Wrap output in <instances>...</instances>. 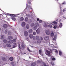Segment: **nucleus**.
<instances>
[{"mask_svg":"<svg viewBox=\"0 0 66 66\" xmlns=\"http://www.w3.org/2000/svg\"><path fill=\"white\" fill-rule=\"evenodd\" d=\"M33 26H34V27L33 28V29L34 30H35L37 29V28L39 26V24L37 23H36L34 24V23H32L30 25L31 27H33Z\"/></svg>","mask_w":66,"mask_h":66,"instance_id":"obj_1","label":"nucleus"},{"mask_svg":"<svg viewBox=\"0 0 66 66\" xmlns=\"http://www.w3.org/2000/svg\"><path fill=\"white\" fill-rule=\"evenodd\" d=\"M33 39L34 40H35V39L36 40H38L37 43H41V40L39 39V37L38 36H37L36 38L34 36Z\"/></svg>","mask_w":66,"mask_h":66,"instance_id":"obj_2","label":"nucleus"},{"mask_svg":"<svg viewBox=\"0 0 66 66\" xmlns=\"http://www.w3.org/2000/svg\"><path fill=\"white\" fill-rule=\"evenodd\" d=\"M46 52L45 53V54L46 55H48V56H50L51 54L50 52L48 50H46Z\"/></svg>","mask_w":66,"mask_h":66,"instance_id":"obj_3","label":"nucleus"},{"mask_svg":"<svg viewBox=\"0 0 66 66\" xmlns=\"http://www.w3.org/2000/svg\"><path fill=\"white\" fill-rule=\"evenodd\" d=\"M52 23H54V24H56L54 25L53 27L54 29H55L57 28V24H56L57 23V22H55V21H54Z\"/></svg>","mask_w":66,"mask_h":66,"instance_id":"obj_4","label":"nucleus"},{"mask_svg":"<svg viewBox=\"0 0 66 66\" xmlns=\"http://www.w3.org/2000/svg\"><path fill=\"white\" fill-rule=\"evenodd\" d=\"M28 8V11H29V10L30 9H31L32 10V7H30L29 5H27V6H26V10H27V7Z\"/></svg>","mask_w":66,"mask_h":66,"instance_id":"obj_5","label":"nucleus"},{"mask_svg":"<svg viewBox=\"0 0 66 66\" xmlns=\"http://www.w3.org/2000/svg\"><path fill=\"white\" fill-rule=\"evenodd\" d=\"M49 39V37L48 36H46L44 38V40H48Z\"/></svg>","mask_w":66,"mask_h":66,"instance_id":"obj_6","label":"nucleus"},{"mask_svg":"<svg viewBox=\"0 0 66 66\" xmlns=\"http://www.w3.org/2000/svg\"><path fill=\"white\" fill-rule=\"evenodd\" d=\"M45 33L47 35H50V31L48 30H46L45 31Z\"/></svg>","mask_w":66,"mask_h":66,"instance_id":"obj_7","label":"nucleus"},{"mask_svg":"<svg viewBox=\"0 0 66 66\" xmlns=\"http://www.w3.org/2000/svg\"><path fill=\"white\" fill-rule=\"evenodd\" d=\"M28 35V32L27 31H25L24 32V35L25 36H27Z\"/></svg>","mask_w":66,"mask_h":66,"instance_id":"obj_8","label":"nucleus"},{"mask_svg":"<svg viewBox=\"0 0 66 66\" xmlns=\"http://www.w3.org/2000/svg\"><path fill=\"white\" fill-rule=\"evenodd\" d=\"M13 38V37L11 36H9L8 38V39H12Z\"/></svg>","mask_w":66,"mask_h":66,"instance_id":"obj_9","label":"nucleus"},{"mask_svg":"<svg viewBox=\"0 0 66 66\" xmlns=\"http://www.w3.org/2000/svg\"><path fill=\"white\" fill-rule=\"evenodd\" d=\"M36 31L37 34H39V33H40V29H39V28L38 29L36 30Z\"/></svg>","mask_w":66,"mask_h":66,"instance_id":"obj_10","label":"nucleus"},{"mask_svg":"<svg viewBox=\"0 0 66 66\" xmlns=\"http://www.w3.org/2000/svg\"><path fill=\"white\" fill-rule=\"evenodd\" d=\"M43 27L45 28H46L48 27V25H47V24H46L45 23H44L43 24Z\"/></svg>","mask_w":66,"mask_h":66,"instance_id":"obj_11","label":"nucleus"},{"mask_svg":"<svg viewBox=\"0 0 66 66\" xmlns=\"http://www.w3.org/2000/svg\"><path fill=\"white\" fill-rule=\"evenodd\" d=\"M26 26V23L25 22H23L22 24V27H24Z\"/></svg>","mask_w":66,"mask_h":66,"instance_id":"obj_12","label":"nucleus"},{"mask_svg":"<svg viewBox=\"0 0 66 66\" xmlns=\"http://www.w3.org/2000/svg\"><path fill=\"white\" fill-rule=\"evenodd\" d=\"M3 27L4 28H6L7 27V25H6V24H4L3 25Z\"/></svg>","mask_w":66,"mask_h":66,"instance_id":"obj_13","label":"nucleus"},{"mask_svg":"<svg viewBox=\"0 0 66 66\" xmlns=\"http://www.w3.org/2000/svg\"><path fill=\"white\" fill-rule=\"evenodd\" d=\"M1 39H3L4 38V36L3 35H1Z\"/></svg>","mask_w":66,"mask_h":66,"instance_id":"obj_14","label":"nucleus"},{"mask_svg":"<svg viewBox=\"0 0 66 66\" xmlns=\"http://www.w3.org/2000/svg\"><path fill=\"white\" fill-rule=\"evenodd\" d=\"M41 66H46V64L44 62H43L42 63L41 65Z\"/></svg>","mask_w":66,"mask_h":66,"instance_id":"obj_15","label":"nucleus"},{"mask_svg":"<svg viewBox=\"0 0 66 66\" xmlns=\"http://www.w3.org/2000/svg\"><path fill=\"white\" fill-rule=\"evenodd\" d=\"M8 14L9 15H10V16L12 17H15L16 16V15L14 14Z\"/></svg>","mask_w":66,"mask_h":66,"instance_id":"obj_16","label":"nucleus"},{"mask_svg":"<svg viewBox=\"0 0 66 66\" xmlns=\"http://www.w3.org/2000/svg\"><path fill=\"white\" fill-rule=\"evenodd\" d=\"M57 36H56V35L54 37V38H53V40H56V37Z\"/></svg>","mask_w":66,"mask_h":66,"instance_id":"obj_17","label":"nucleus"},{"mask_svg":"<svg viewBox=\"0 0 66 66\" xmlns=\"http://www.w3.org/2000/svg\"><path fill=\"white\" fill-rule=\"evenodd\" d=\"M32 31H33V30H32V29H31L29 30L28 32L29 33H31L32 32Z\"/></svg>","mask_w":66,"mask_h":66,"instance_id":"obj_18","label":"nucleus"},{"mask_svg":"<svg viewBox=\"0 0 66 66\" xmlns=\"http://www.w3.org/2000/svg\"><path fill=\"white\" fill-rule=\"evenodd\" d=\"M63 27V25L62 24V23L61 22L60 23V24H59V27L60 28H62Z\"/></svg>","mask_w":66,"mask_h":66,"instance_id":"obj_19","label":"nucleus"},{"mask_svg":"<svg viewBox=\"0 0 66 66\" xmlns=\"http://www.w3.org/2000/svg\"><path fill=\"white\" fill-rule=\"evenodd\" d=\"M13 57H10L9 58V60H10V61H13Z\"/></svg>","mask_w":66,"mask_h":66,"instance_id":"obj_20","label":"nucleus"},{"mask_svg":"<svg viewBox=\"0 0 66 66\" xmlns=\"http://www.w3.org/2000/svg\"><path fill=\"white\" fill-rule=\"evenodd\" d=\"M29 24H27L26 26V28L27 29H29Z\"/></svg>","mask_w":66,"mask_h":66,"instance_id":"obj_21","label":"nucleus"},{"mask_svg":"<svg viewBox=\"0 0 66 66\" xmlns=\"http://www.w3.org/2000/svg\"><path fill=\"white\" fill-rule=\"evenodd\" d=\"M35 65H36V63L35 62L31 64L32 66H34Z\"/></svg>","mask_w":66,"mask_h":66,"instance_id":"obj_22","label":"nucleus"},{"mask_svg":"<svg viewBox=\"0 0 66 66\" xmlns=\"http://www.w3.org/2000/svg\"><path fill=\"white\" fill-rule=\"evenodd\" d=\"M11 19L14 21H16V18L14 17H13L11 18Z\"/></svg>","mask_w":66,"mask_h":66,"instance_id":"obj_23","label":"nucleus"},{"mask_svg":"<svg viewBox=\"0 0 66 66\" xmlns=\"http://www.w3.org/2000/svg\"><path fill=\"white\" fill-rule=\"evenodd\" d=\"M6 46H7V47H10L11 46V45L10 44H6Z\"/></svg>","mask_w":66,"mask_h":66,"instance_id":"obj_24","label":"nucleus"},{"mask_svg":"<svg viewBox=\"0 0 66 66\" xmlns=\"http://www.w3.org/2000/svg\"><path fill=\"white\" fill-rule=\"evenodd\" d=\"M29 37L30 38H33V34H30L29 35Z\"/></svg>","mask_w":66,"mask_h":66,"instance_id":"obj_25","label":"nucleus"},{"mask_svg":"<svg viewBox=\"0 0 66 66\" xmlns=\"http://www.w3.org/2000/svg\"><path fill=\"white\" fill-rule=\"evenodd\" d=\"M59 54L60 55H62V51H59Z\"/></svg>","mask_w":66,"mask_h":66,"instance_id":"obj_26","label":"nucleus"},{"mask_svg":"<svg viewBox=\"0 0 66 66\" xmlns=\"http://www.w3.org/2000/svg\"><path fill=\"white\" fill-rule=\"evenodd\" d=\"M8 42V43H9V44H12V43H13V41L12 40H9Z\"/></svg>","mask_w":66,"mask_h":66,"instance_id":"obj_27","label":"nucleus"},{"mask_svg":"<svg viewBox=\"0 0 66 66\" xmlns=\"http://www.w3.org/2000/svg\"><path fill=\"white\" fill-rule=\"evenodd\" d=\"M24 19H23V17H21L20 18V21H23V20Z\"/></svg>","mask_w":66,"mask_h":66,"instance_id":"obj_28","label":"nucleus"},{"mask_svg":"<svg viewBox=\"0 0 66 66\" xmlns=\"http://www.w3.org/2000/svg\"><path fill=\"white\" fill-rule=\"evenodd\" d=\"M28 20H29L28 19V18L27 17H26L25 19V21H28Z\"/></svg>","mask_w":66,"mask_h":66,"instance_id":"obj_29","label":"nucleus"},{"mask_svg":"<svg viewBox=\"0 0 66 66\" xmlns=\"http://www.w3.org/2000/svg\"><path fill=\"white\" fill-rule=\"evenodd\" d=\"M48 27L50 28H52V25L51 24H49L48 26Z\"/></svg>","mask_w":66,"mask_h":66,"instance_id":"obj_30","label":"nucleus"},{"mask_svg":"<svg viewBox=\"0 0 66 66\" xmlns=\"http://www.w3.org/2000/svg\"><path fill=\"white\" fill-rule=\"evenodd\" d=\"M2 59L3 61H6V59L4 58V57H3L2 58Z\"/></svg>","mask_w":66,"mask_h":66,"instance_id":"obj_31","label":"nucleus"},{"mask_svg":"<svg viewBox=\"0 0 66 66\" xmlns=\"http://www.w3.org/2000/svg\"><path fill=\"white\" fill-rule=\"evenodd\" d=\"M21 47L23 48H24V45L22 44L21 45Z\"/></svg>","mask_w":66,"mask_h":66,"instance_id":"obj_32","label":"nucleus"},{"mask_svg":"<svg viewBox=\"0 0 66 66\" xmlns=\"http://www.w3.org/2000/svg\"><path fill=\"white\" fill-rule=\"evenodd\" d=\"M51 63L52 66H54V63L53 62H51Z\"/></svg>","mask_w":66,"mask_h":66,"instance_id":"obj_33","label":"nucleus"},{"mask_svg":"<svg viewBox=\"0 0 66 66\" xmlns=\"http://www.w3.org/2000/svg\"><path fill=\"white\" fill-rule=\"evenodd\" d=\"M8 34L9 35H11L12 34V32L11 31H9L8 32Z\"/></svg>","mask_w":66,"mask_h":66,"instance_id":"obj_34","label":"nucleus"},{"mask_svg":"<svg viewBox=\"0 0 66 66\" xmlns=\"http://www.w3.org/2000/svg\"><path fill=\"white\" fill-rule=\"evenodd\" d=\"M31 0H28V1H29V4H30L31 3Z\"/></svg>","mask_w":66,"mask_h":66,"instance_id":"obj_35","label":"nucleus"},{"mask_svg":"<svg viewBox=\"0 0 66 66\" xmlns=\"http://www.w3.org/2000/svg\"><path fill=\"white\" fill-rule=\"evenodd\" d=\"M42 52V50H39V54H40V55H41V53Z\"/></svg>","mask_w":66,"mask_h":66,"instance_id":"obj_36","label":"nucleus"},{"mask_svg":"<svg viewBox=\"0 0 66 66\" xmlns=\"http://www.w3.org/2000/svg\"><path fill=\"white\" fill-rule=\"evenodd\" d=\"M3 42L4 43H6V39H4L3 40Z\"/></svg>","mask_w":66,"mask_h":66,"instance_id":"obj_37","label":"nucleus"},{"mask_svg":"<svg viewBox=\"0 0 66 66\" xmlns=\"http://www.w3.org/2000/svg\"><path fill=\"white\" fill-rule=\"evenodd\" d=\"M12 41L13 42H13H16V39H14Z\"/></svg>","mask_w":66,"mask_h":66,"instance_id":"obj_38","label":"nucleus"},{"mask_svg":"<svg viewBox=\"0 0 66 66\" xmlns=\"http://www.w3.org/2000/svg\"><path fill=\"white\" fill-rule=\"evenodd\" d=\"M53 35H54V34H53V33L52 32L51 34V36H53Z\"/></svg>","mask_w":66,"mask_h":66,"instance_id":"obj_39","label":"nucleus"},{"mask_svg":"<svg viewBox=\"0 0 66 66\" xmlns=\"http://www.w3.org/2000/svg\"><path fill=\"white\" fill-rule=\"evenodd\" d=\"M55 58L54 57L52 59V61H55Z\"/></svg>","mask_w":66,"mask_h":66,"instance_id":"obj_40","label":"nucleus"},{"mask_svg":"<svg viewBox=\"0 0 66 66\" xmlns=\"http://www.w3.org/2000/svg\"><path fill=\"white\" fill-rule=\"evenodd\" d=\"M33 35H36V32H34L33 33Z\"/></svg>","mask_w":66,"mask_h":66,"instance_id":"obj_41","label":"nucleus"},{"mask_svg":"<svg viewBox=\"0 0 66 66\" xmlns=\"http://www.w3.org/2000/svg\"><path fill=\"white\" fill-rule=\"evenodd\" d=\"M27 50H28V51H29V52H30V51H30V49H29V48L27 47Z\"/></svg>","mask_w":66,"mask_h":66,"instance_id":"obj_42","label":"nucleus"},{"mask_svg":"<svg viewBox=\"0 0 66 66\" xmlns=\"http://www.w3.org/2000/svg\"><path fill=\"white\" fill-rule=\"evenodd\" d=\"M63 4H66V2H64L62 4V5Z\"/></svg>","mask_w":66,"mask_h":66,"instance_id":"obj_43","label":"nucleus"},{"mask_svg":"<svg viewBox=\"0 0 66 66\" xmlns=\"http://www.w3.org/2000/svg\"><path fill=\"white\" fill-rule=\"evenodd\" d=\"M39 22L40 23H42V21L41 20H39Z\"/></svg>","mask_w":66,"mask_h":66,"instance_id":"obj_44","label":"nucleus"},{"mask_svg":"<svg viewBox=\"0 0 66 66\" xmlns=\"http://www.w3.org/2000/svg\"><path fill=\"white\" fill-rule=\"evenodd\" d=\"M7 30H5V34H6V33H7Z\"/></svg>","mask_w":66,"mask_h":66,"instance_id":"obj_45","label":"nucleus"},{"mask_svg":"<svg viewBox=\"0 0 66 66\" xmlns=\"http://www.w3.org/2000/svg\"><path fill=\"white\" fill-rule=\"evenodd\" d=\"M14 45L15 46V47H16V43H14Z\"/></svg>","mask_w":66,"mask_h":66,"instance_id":"obj_46","label":"nucleus"},{"mask_svg":"<svg viewBox=\"0 0 66 66\" xmlns=\"http://www.w3.org/2000/svg\"><path fill=\"white\" fill-rule=\"evenodd\" d=\"M37 62L38 63H40V61H39V60H38Z\"/></svg>","mask_w":66,"mask_h":66,"instance_id":"obj_47","label":"nucleus"},{"mask_svg":"<svg viewBox=\"0 0 66 66\" xmlns=\"http://www.w3.org/2000/svg\"><path fill=\"white\" fill-rule=\"evenodd\" d=\"M66 11V9L65 8V9H64L63 10V12H64V11Z\"/></svg>","mask_w":66,"mask_h":66,"instance_id":"obj_48","label":"nucleus"},{"mask_svg":"<svg viewBox=\"0 0 66 66\" xmlns=\"http://www.w3.org/2000/svg\"><path fill=\"white\" fill-rule=\"evenodd\" d=\"M26 15H27V17H30V15H29L28 14Z\"/></svg>","mask_w":66,"mask_h":66,"instance_id":"obj_49","label":"nucleus"},{"mask_svg":"<svg viewBox=\"0 0 66 66\" xmlns=\"http://www.w3.org/2000/svg\"><path fill=\"white\" fill-rule=\"evenodd\" d=\"M56 53H58V51L56 50Z\"/></svg>","mask_w":66,"mask_h":66,"instance_id":"obj_50","label":"nucleus"},{"mask_svg":"<svg viewBox=\"0 0 66 66\" xmlns=\"http://www.w3.org/2000/svg\"><path fill=\"white\" fill-rule=\"evenodd\" d=\"M18 45L19 48L20 49V44H19V43L18 44Z\"/></svg>","mask_w":66,"mask_h":66,"instance_id":"obj_51","label":"nucleus"},{"mask_svg":"<svg viewBox=\"0 0 66 66\" xmlns=\"http://www.w3.org/2000/svg\"><path fill=\"white\" fill-rule=\"evenodd\" d=\"M62 7H60V11H61V13H62V11L61 10V9H62Z\"/></svg>","mask_w":66,"mask_h":66,"instance_id":"obj_52","label":"nucleus"},{"mask_svg":"<svg viewBox=\"0 0 66 66\" xmlns=\"http://www.w3.org/2000/svg\"><path fill=\"white\" fill-rule=\"evenodd\" d=\"M37 21H39V19L38 18H37Z\"/></svg>","mask_w":66,"mask_h":66,"instance_id":"obj_53","label":"nucleus"},{"mask_svg":"<svg viewBox=\"0 0 66 66\" xmlns=\"http://www.w3.org/2000/svg\"><path fill=\"white\" fill-rule=\"evenodd\" d=\"M40 39H41V40H42L43 39V38L42 37H40Z\"/></svg>","mask_w":66,"mask_h":66,"instance_id":"obj_54","label":"nucleus"},{"mask_svg":"<svg viewBox=\"0 0 66 66\" xmlns=\"http://www.w3.org/2000/svg\"><path fill=\"white\" fill-rule=\"evenodd\" d=\"M61 20H62V19H60V22H61Z\"/></svg>","mask_w":66,"mask_h":66,"instance_id":"obj_55","label":"nucleus"},{"mask_svg":"<svg viewBox=\"0 0 66 66\" xmlns=\"http://www.w3.org/2000/svg\"><path fill=\"white\" fill-rule=\"evenodd\" d=\"M63 18H64V19H65V17H64V16H63Z\"/></svg>","mask_w":66,"mask_h":66,"instance_id":"obj_56","label":"nucleus"},{"mask_svg":"<svg viewBox=\"0 0 66 66\" xmlns=\"http://www.w3.org/2000/svg\"><path fill=\"white\" fill-rule=\"evenodd\" d=\"M15 47L16 46H14L13 47V48H15Z\"/></svg>","mask_w":66,"mask_h":66,"instance_id":"obj_57","label":"nucleus"},{"mask_svg":"<svg viewBox=\"0 0 66 66\" xmlns=\"http://www.w3.org/2000/svg\"><path fill=\"white\" fill-rule=\"evenodd\" d=\"M55 44H56V42H55Z\"/></svg>","mask_w":66,"mask_h":66,"instance_id":"obj_58","label":"nucleus"},{"mask_svg":"<svg viewBox=\"0 0 66 66\" xmlns=\"http://www.w3.org/2000/svg\"><path fill=\"white\" fill-rule=\"evenodd\" d=\"M46 66H49V65H47Z\"/></svg>","mask_w":66,"mask_h":66,"instance_id":"obj_59","label":"nucleus"},{"mask_svg":"<svg viewBox=\"0 0 66 66\" xmlns=\"http://www.w3.org/2000/svg\"><path fill=\"white\" fill-rule=\"evenodd\" d=\"M23 54H26V53H23Z\"/></svg>","mask_w":66,"mask_h":66,"instance_id":"obj_60","label":"nucleus"},{"mask_svg":"<svg viewBox=\"0 0 66 66\" xmlns=\"http://www.w3.org/2000/svg\"><path fill=\"white\" fill-rule=\"evenodd\" d=\"M27 39H29V38H27Z\"/></svg>","mask_w":66,"mask_h":66,"instance_id":"obj_61","label":"nucleus"},{"mask_svg":"<svg viewBox=\"0 0 66 66\" xmlns=\"http://www.w3.org/2000/svg\"><path fill=\"white\" fill-rule=\"evenodd\" d=\"M42 55V56H43V54H42V55Z\"/></svg>","mask_w":66,"mask_h":66,"instance_id":"obj_62","label":"nucleus"},{"mask_svg":"<svg viewBox=\"0 0 66 66\" xmlns=\"http://www.w3.org/2000/svg\"><path fill=\"white\" fill-rule=\"evenodd\" d=\"M31 14H32V12H31Z\"/></svg>","mask_w":66,"mask_h":66,"instance_id":"obj_63","label":"nucleus"},{"mask_svg":"<svg viewBox=\"0 0 66 66\" xmlns=\"http://www.w3.org/2000/svg\"><path fill=\"white\" fill-rule=\"evenodd\" d=\"M12 65H13V63H12Z\"/></svg>","mask_w":66,"mask_h":66,"instance_id":"obj_64","label":"nucleus"}]
</instances>
